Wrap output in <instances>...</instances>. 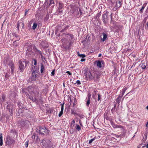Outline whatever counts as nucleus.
<instances>
[{
  "instance_id": "nucleus-1",
  "label": "nucleus",
  "mask_w": 148,
  "mask_h": 148,
  "mask_svg": "<svg viewBox=\"0 0 148 148\" xmlns=\"http://www.w3.org/2000/svg\"><path fill=\"white\" fill-rule=\"evenodd\" d=\"M27 90L32 95V93L36 97L38 94V89L36 87L33 88L32 86H29L27 88Z\"/></svg>"
},
{
  "instance_id": "nucleus-2",
  "label": "nucleus",
  "mask_w": 148,
  "mask_h": 148,
  "mask_svg": "<svg viewBox=\"0 0 148 148\" xmlns=\"http://www.w3.org/2000/svg\"><path fill=\"white\" fill-rule=\"evenodd\" d=\"M28 62H29L27 61H19V63L20 70L21 71H23Z\"/></svg>"
},
{
  "instance_id": "nucleus-3",
  "label": "nucleus",
  "mask_w": 148,
  "mask_h": 148,
  "mask_svg": "<svg viewBox=\"0 0 148 148\" xmlns=\"http://www.w3.org/2000/svg\"><path fill=\"white\" fill-rule=\"evenodd\" d=\"M32 48L34 49L37 55L40 54V55L42 54L41 52L37 49L35 45H33L29 46L27 50L29 51H31L32 50Z\"/></svg>"
},
{
  "instance_id": "nucleus-4",
  "label": "nucleus",
  "mask_w": 148,
  "mask_h": 148,
  "mask_svg": "<svg viewBox=\"0 0 148 148\" xmlns=\"http://www.w3.org/2000/svg\"><path fill=\"white\" fill-rule=\"evenodd\" d=\"M112 126L114 128L120 129L121 131L123 133H125L126 132V130L124 127L120 125L113 124H112Z\"/></svg>"
},
{
  "instance_id": "nucleus-5",
  "label": "nucleus",
  "mask_w": 148,
  "mask_h": 148,
  "mask_svg": "<svg viewBox=\"0 0 148 148\" xmlns=\"http://www.w3.org/2000/svg\"><path fill=\"white\" fill-rule=\"evenodd\" d=\"M39 131L41 134H47L49 133L48 130L45 127H40Z\"/></svg>"
},
{
  "instance_id": "nucleus-6",
  "label": "nucleus",
  "mask_w": 148,
  "mask_h": 148,
  "mask_svg": "<svg viewBox=\"0 0 148 148\" xmlns=\"http://www.w3.org/2000/svg\"><path fill=\"white\" fill-rule=\"evenodd\" d=\"M108 12L106 11L104 13L102 16L103 20L105 23H106L108 21Z\"/></svg>"
},
{
  "instance_id": "nucleus-7",
  "label": "nucleus",
  "mask_w": 148,
  "mask_h": 148,
  "mask_svg": "<svg viewBox=\"0 0 148 148\" xmlns=\"http://www.w3.org/2000/svg\"><path fill=\"white\" fill-rule=\"evenodd\" d=\"M15 142L14 140L10 137H9L7 138V139L6 143L8 145H11L12 144L14 143Z\"/></svg>"
},
{
  "instance_id": "nucleus-8",
  "label": "nucleus",
  "mask_w": 148,
  "mask_h": 148,
  "mask_svg": "<svg viewBox=\"0 0 148 148\" xmlns=\"http://www.w3.org/2000/svg\"><path fill=\"white\" fill-rule=\"evenodd\" d=\"M61 41L64 45V46H69V40L66 38H63L61 40Z\"/></svg>"
},
{
  "instance_id": "nucleus-9",
  "label": "nucleus",
  "mask_w": 148,
  "mask_h": 148,
  "mask_svg": "<svg viewBox=\"0 0 148 148\" xmlns=\"http://www.w3.org/2000/svg\"><path fill=\"white\" fill-rule=\"evenodd\" d=\"M63 7V4L61 3H59V7L58 11L59 13H61L62 12V8Z\"/></svg>"
},
{
  "instance_id": "nucleus-10",
  "label": "nucleus",
  "mask_w": 148,
  "mask_h": 148,
  "mask_svg": "<svg viewBox=\"0 0 148 148\" xmlns=\"http://www.w3.org/2000/svg\"><path fill=\"white\" fill-rule=\"evenodd\" d=\"M103 61H97L95 62L98 67L101 68L102 66V64L103 63Z\"/></svg>"
},
{
  "instance_id": "nucleus-11",
  "label": "nucleus",
  "mask_w": 148,
  "mask_h": 148,
  "mask_svg": "<svg viewBox=\"0 0 148 148\" xmlns=\"http://www.w3.org/2000/svg\"><path fill=\"white\" fill-rule=\"evenodd\" d=\"M9 67L11 69V72L13 73L14 69V66L13 63L12 62H10L9 65Z\"/></svg>"
},
{
  "instance_id": "nucleus-12",
  "label": "nucleus",
  "mask_w": 148,
  "mask_h": 148,
  "mask_svg": "<svg viewBox=\"0 0 148 148\" xmlns=\"http://www.w3.org/2000/svg\"><path fill=\"white\" fill-rule=\"evenodd\" d=\"M24 23L23 22H21L18 23L17 27L18 30L19 28H21V29H23L24 28Z\"/></svg>"
},
{
  "instance_id": "nucleus-13",
  "label": "nucleus",
  "mask_w": 148,
  "mask_h": 148,
  "mask_svg": "<svg viewBox=\"0 0 148 148\" xmlns=\"http://www.w3.org/2000/svg\"><path fill=\"white\" fill-rule=\"evenodd\" d=\"M122 5L121 0H117L116 2V8H120Z\"/></svg>"
},
{
  "instance_id": "nucleus-14",
  "label": "nucleus",
  "mask_w": 148,
  "mask_h": 148,
  "mask_svg": "<svg viewBox=\"0 0 148 148\" xmlns=\"http://www.w3.org/2000/svg\"><path fill=\"white\" fill-rule=\"evenodd\" d=\"M94 75H96V77L94 78V80L95 82L98 81L99 79L100 78V74H94Z\"/></svg>"
},
{
  "instance_id": "nucleus-15",
  "label": "nucleus",
  "mask_w": 148,
  "mask_h": 148,
  "mask_svg": "<svg viewBox=\"0 0 148 148\" xmlns=\"http://www.w3.org/2000/svg\"><path fill=\"white\" fill-rule=\"evenodd\" d=\"M103 37L102 38L101 37V40L103 42L106 39L107 37V35L105 33H103Z\"/></svg>"
},
{
  "instance_id": "nucleus-16",
  "label": "nucleus",
  "mask_w": 148,
  "mask_h": 148,
  "mask_svg": "<svg viewBox=\"0 0 148 148\" xmlns=\"http://www.w3.org/2000/svg\"><path fill=\"white\" fill-rule=\"evenodd\" d=\"M14 39L15 40H16L17 41H18L20 39V37L18 36L15 34L14 35Z\"/></svg>"
},
{
  "instance_id": "nucleus-17",
  "label": "nucleus",
  "mask_w": 148,
  "mask_h": 148,
  "mask_svg": "<svg viewBox=\"0 0 148 148\" xmlns=\"http://www.w3.org/2000/svg\"><path fill=\"white\" fill-rule=\"evenodd\" d=\"M41 145L43 146H46L48 144L46 140H45L44 139L42 140V142H41Z\"/></svg>"
},
{
  "instance_id": "nucleus-18",
  "label": "nucleus",
  "mask_w": 148,
  "mask_h": 148,
  "mask_svg": "<svg viewBox=\"0 0 148 148\" xmlns=\"http://www.w3.org/2000/svg\"><path fill=\"white\" fill-rule=\"evenodd\" d=\"M2 138V134L1 133L0 137V146H2L3 144Z\"/></svg>"
},
{
  "instance_id": "nucleus-19",
  "label": "nucleus",
  "mask_w": 148,
  "mask_h": 148,
  "mask_svg": "<svg viewBox=\"0 0 148 148\" xmlns=\"http://www.w3.org/2000/svg\"><path fill=\"white\" fill-rule=\"evenodd\" d=\"M19 42L16 40H15L13 42V45L14 47H17L18 45Z\"/></svg>"
},
{
  "instance_id": "nucleus-20",
  "label": "nucleus",
  "mask_w": 148,
  "mask_h": 148,
  "mask_svg": "<svg viewBox=\"0 0 148 148\" xmlns=\"http://www.w3.org/2000/svg\"><path fill=\"white\" fill-rule=\"evenodd\" d=\"M87 101L86 103V105L87 106H88L89 105L90 101V97H88L87 99Z\"/></svg>"
},
{
  "instance_id": "nucleus-21",
  "label": "nucleus",
  "mask_w": 148,
  "mask_h": 148,
  "mask_svg": "<svg viewBox=\"0 0 148 148\" xmlns=\"http://www.w3.org/2000/svg\"><path fill=\"white\" fill-rule=\"evenodd\" d=\"M122 97L121 96H119L116 99V101L118 103H119L120 102V101L121 100V98Z\"/></svg>"
},
{
  "instance_id": "nucleus-22",
  "label": "nucleus",
  "mask_w": 148,
  "mask_h": 148,
  "mask_svg": "<svg viewBox=\"0 0 148 148\" xmlns=\"http://www.w3.org/2000/svg\"><path fill=\"white\" fill-rule=\"evenodd\" d=\"M127 88L126 87L124 88L122 90L121 97H122L123 95L125 92L126 90H127Z\"/></svg>"
},
{
  "instance_id": "nucleus-23",
  "label": "nucleus",
  "mask_w": 148,
  "mask_h": 148,
  "mask_svg": "<svg viewBox=\"0 0 148 148\" xmlns=\"http://www.w3.org/2000/svg\"><path fill=\"white\" fill-rule=\"evenodd\" d=\"M147 3L146 4H144L142 6V8H141V9L140 10V13H142L143 12V10L144 9L145 7L146 6Z\"/></svg>"
},
{
  "instance_id": "nucleus-24",
  "label": "nucleus",
  "mask_w": 148,
  "mask_h": 148,
  "mask_svg": "<svg viewBox=\"0 0 148 148\" xmlns=\"http://www.w3.org/2000/svg\"><path fill=\"white\" fill-rule=\"evenodd\" d=\"M44 70V66L42 64H41L40 71L41 73H43Z\"/></svg>"
},
{
  "instance_id": "nucleus-25",
  "label": "nucleus",
  "mask_w": 148,
  "mask_h": 148,
  "mask_svg": "<svg viewBox=\"0 0 148 148\" xmlns=\"http://www.w3.org/2000/svg\"><path fill=\"white\" fill-rule=\"evenodd\" d=\"M89 77L91 79H94V78H95V77H93V76L92 73H90V74L89 75Z\"/></svg>"
},
{
  "instance_id": "nucleus-26",
  "label": "nucleus",
  "mask_w": 148,
  "mask_h": 148,
  "mask_svg": "<svg viewBox=\"0 0 148 148\" xmlns=\"http://www.w3.org/2000/svg\"><path fill=\"white\" fill-rule=\"evenodd\" d=\"M7 109H8L9 111L10 112V113H11V114H12V111L11 109H10V106L9 105L7 106Z\"/></svg>"
},
{
  "instance_id": "nucleus-27",
  "label": "nucleus",
  "mask_w": 148,
  "mask_h": 148,
  "mask_svg": "<svg viewBox=\"0 0 148 148\" xmlns=\"http://www.w3.org/2000/svg\"><path fill=\"white\" fill-rule=\"evenodd\" d=\"M37 24L36 23H34L33 24V26H32V29L34 30L36 28L37 26Z\"/></svg>"
},
{
  "instance_id": "nucleus-28",
  "label": "nucleus",
  "mask_w": 148,
  "mask_h": 148,
  "mask_svg": "<svg viewBox=\"0 0 148 148\" xmlns=\"http://www.w3.org/2000/svg\"><path fill=\"white\" fill-rule=\"evenodd\" d=\"M78 55L79 56L82 57V58H84L85 57V55L84 54H79V53H78Z\"/></svg>"
},
{
  "instance_id": "nucleus-29",
  "label": "nucleus",
  "mask_w": 148,
  "mask_h": 148,
  "mask_svg": "<svg viewBox=\"0 0 148 148\" xmlns=\"http://www.w3.org/2000/svg\"><path fill=\"white\" fill-rule=\"evenodd\" d=\"M74 102L73 103V107H75L76 106V104H77V100H76V99H74Z\"/></svg>"
},
{
  "instance_id": "nucleus-30",
  "label": "nucleus",
  "mask_w": 148,
  "mask_h": 148,
  "mask_svg": "<svg viewBox=\"0 0 148 148\" xmlns=\"http://www.w3.org/2000/svg\"><path fill=\"white\" fill-rule=\"evenodd\" d=\"M95 138H93L89 140V144H90L92 143L93 141L95 140Z\"/></svg>"
},
{
  "instance_id": "nucleus-31",
  "label": "nucleus",
  "mask_w": 148,
  "mask_h": 148,
  "mask_svg": "<svg viewBox=\"0 0 148 148\" xmlns=\"http://www.w3.org/2000/svg\"><path fill=\"white\" fill-rule=\"evenodd\" d=\"M50 3L49 5H51L52 4H54V2L53 0H49Z\"/></svg>"
},
{
  "instance_id": "nucleus-32",
  "label": "nucleus",
  "mask_w": 148,
  "mask_h": 148,
  "mask_svg": "<svg viewBox=\"0 0 148 148\" xmlns=\"http://www.w3.org/2000/svg\"><path fill=\"white\" fill-rule=\"evenodd\" d=\"M80 127L79 126L77 125H76V129L79 131V130H80Z\"/></svg>"
},
{
  "instance_id": "nucleus-33",
  "label": "nucleus",
  "mask_w": 148,
  "mask_h": 148,
  "mask_svg": "<svg viewBox=\"0 0 148 148\" xmlns=\"http://www.w3.org/2000/svg\"><path fill=\"white\" fill-rule=\"evenodd\" d=\"M64 110V104H62L61 107V112H63Z\"/></svg>"
},
{
  "instance_id": "nucleus-34",
  "label": "nucleus",
  "mask_w": 148,
  "mask_h": 148,
  "mask_svg": "<svg viewBox=\"0 0 148 148\" xmlns=\"http://www.w3.org/2000/svg\"><path fill=\"white\" fill-rule=\"evenodd\" d=\"M29 142V141H27L25 143V146L26 147H28V143Z\"/></svg>"
},
{
  "instance_id": "nucleus-35",
  "label": "nucleus",
  "mask_w": 148,
  "mask_h": 148,
  "mask_svg": "<svg viewBox=\"0 0 148 148\" xmlns=\"http://www.w3.org/2000/svg\"><path fill=\"white\" fill-rule=\"evenodd\" d=\"M2 99H3V101H5V97L4 95H3L2 97Z\"/></svg>"
},
{
  "instance_id": "nucleus-36",
  "label": "nucleus",
  "mask_w": 148,
  "mask_h": 148,
  "mask_svg": "<svg viewBox=\"0 0 148 148\" xmlns=\"http://www.w3.org/2000/svg\"><path fill=\"white\" fill-rule=\"evenodd\" d=\"M34 65H36L37 63V62L36 60V59H34Z\"/></svg>"
},
{
  "instance_id": "nucleus-37",
  "label": "nucleus",
  "mask_w": 148,
  "mask_h": 148,
  "mask_svg": "<svg viewBox=\"0 0 148 148\" xmlns=\"http://www.w3.org/2000/svg\"><path fill=\"white\" fill-rule=\"evenodd\" d=\"M142 68L143 69H145L146 68V66L144 65H142L141 66Z\"/></svg>"
},
{
  "instance_id": "nucleus-38",
  "label": "nucleus",
  "mask_w": 148,
  "mask_h": 148,
  "mask_svg": "<svg viewBox=\"0 0 148 148\" xmlns=\"http://www.w3.org/2000/svg\"><path fill=\"white\" fill-rule=\"evenodd\" d=\"M51 75L53 76L55 74V70H53L51 73Z\"/></svg>"
},
{
  "instance_id": "nucleus-39",
  "label": "nucleus",
  "mask_w": 148,
  "mask_h": 148,
  "mask_svg": "<svg viewBox=\"0 0 148 148\" xmlns=\"http://www.w3.org/2000/svg\"><path fill=\"white\" fill-rule=\"evenodd\" d=\"M100 95L99 94H98V99H97V100L98 101H99L100 99Z\"/></svg>"
},
{
  "instance_id": "nucleus-40",
  "label": "nucleus",
  "mask_w": 148,
  "mask_h": 148,
  "mask_svg": "<svg viewBox=\"0 0 148 148\" xmlns=\"http://www.w3.org/2000/svg\"><path fill=\"white\" fill-rule=\"evenodd\" d=\"M62 114H63V112H61V111H60V113H59V115H58V116H59V117L61 116V115Z\"/></svg>"
},
{
  "instance_id": "nucleus-41",
  "label": "nucleus",
  "mask_w": 148,
  "mask_h": 148,
  "mask_svg": "<svg viewBox=\"0 0 148 148\" xmlns=\"http://www.w3.org/2000/svg\"><path fill=\"white\" fill-rule=\"evenodd\" d=\"M66 73H68L69 75H72V73L69 71H67L66 72Z\"/></svg>"
},
{
  "instance_id": "nucleus-42",
  "label": "nucleus",
  "mask_w": 148,
  "mask_h": 148,
  "mask_svg": "<svg viewBox=\"0 0 148 148\" xmlns=\"http://www.w3.org/2000/svg\"><path fill=\"white\" fill-rule=\"evenodd\" d=\"M76 83L78 84H81V83L80 81L79 80H77Z\"/></svg>"
},
{
  "instance_id": "nucleus-43",
  "label": "nucleus",
  "mask_w": 148,
  "mask_h": 148,
  "mask_svg": "<svg viewBox=\"0 0 148 148\" xmlns=\"http://www.w3.org/2000/svg\"><path fill=\"white\" fill-rule=\"evenodd\" d=\"M71 124H73V125L75 124V121L74 120H73L72 122L71 123Z\"/></svg>"
},
{
  "instance_id": "nucleus-44",
  "label": "nucleus",
  "mask_w": 148,
  "mask_h": 148,
  "mask_svg": "<svg viewBox=\"0 0 148 148\" xmlns=\"http://www.w3.org/2000/svg\"><path fill=\"white\" fill-rule=\"evenodd\" d=\"M87 71V70L86 69H85L83 71V72H84V73H86Z\"/></svg>"
},
{
  "instance_id": "nucleus-45",
  "label": "nucleus",
  "mask_w": 148,
  "mask_h": 148,
  "mask_svg": "<svg viewBox=\"0 0 148 148\" xmlns=\"http://www.w3.org/2000/svg\"><path fill=\"white\" fill-rule=\"evenodd\" d=\"M27 95L29 96V99H31V100H32L33 99V97H29V94H28V93H27Z\"/></svg>"
},
{
  "instance_id": "nucleus-46",
  "label": "nucleus",
  "mask_w": 148,
  "mask_h": 148,
  "mask_svg": "<svg viewBox=\"0 0 148 148\" xmlns=\"http://www.w3.org/2000/svg\"><path fill=\"white\" fill-rule=\"evenodd\" d=\"M85 60V59H82L81 60V62H84V61Z\"/></svg>"
},
{
  "instance_id": "nucleus-47",
  "label": "nucleus",
  "mask_w": 148,
  "mask_h": 148,
  "mask_svg": "<svg viewBox=\"0 0 148 148\" xmlns=\"http://www.w3.org/2000/svg\"><path fill=\"white\" fill-rule=\"evenodd\" d=\"M40 56H41V58L42 59L43 58H45L42 55V54L40 55Z\"/></svg>"
},
{
  "instance_id": "nucleus-48",
  "label": "nucleus",
  "mask_w": 148,
  "mask_h": 148,
  "mask_svg": "<svg viewBox=\"0 0 148 148\" xmlns=\"http://www.w3.org/2000/svg\"><path fill=\"white\" fill-rule=\"evenodd\" d=\"M143 147H146V148H148V143L147 145L146 146H143Z\"/></svg>"
},
{
  "instance_id": "nucleus-49",
  "label": "nucleus",
  "mask_w": 148,
  "mask_h": 148,
  "mask_svg": "<svg viewBox=\"0 0 148 148\" xmlns=\"http://www.w3.org/2000/svg\"><path fill=\"white\" fill-rule=\"evenodd\" d=\"M101 56V54H99V56H98V57H100Z\"/></svg>"
},
{
  "instance_id": "nucleus-50",
  "label": "nucleus",
  "mask_w": 148,
  "mask_h": 148,
  "mask_svg": "<svg viewBox=\"0 0 148 148\" xmlns=\"http://www.w3.org/2000/svg\"><path fill=\"white\" fill-rule=\"evenodd\" d=\"M146 127H148V121L147 122V123L146 124Z\"/></svg>"
},
{
  "instance_id": "nucleus-51",
  "label": "nucleus",
  "mask_w": 148,
  "mask_h": 148,
  "mask_svg": "<svg viewBox=\"0 0 148 148\" xmlns=\"http://www.w3.org/2000/svg\"><path fill=\"white\" fill-rule=\"evenodd\" d=\"M94 74H96V73H92L93 76V77H96V75H94Z\"/></svg>"
},
{
  "instance_id": "nucleus-52",
  "label": "nucleus",
  "mask_w": 148,
  "mask_h": 148,
  "mask_svg": "<svg viewBox=\"0 0 148 148\" xmlns=\"http://www.w3.org/2000/svg\"><path fill=\"white\" fill-rule=\"evenodd\" d=\"M18 106L20 108H22V107L21 106H19V104H18Z\"/></svg>"
},
{
  "instance_id": "nucleus-53",
  "label": "nucleus",
  "mask_w": 148,
  "mask_h": 148,
  "mask_svg": "<svg viewBox=\"0 0 148 148\" xmlns=\"http://www.w3.org/2000/svg\"><path fill=\"white\" fill-rule=\"evenodd\" d=\"M27 12V10H26V12H25V16L26 15Z\"/></svg>"
},
{
  "instance_id": "nucleus-54",
  "label": "nucleus",
  "mask_w": 148,
  "mask_h": 148,
  "mask_svg": "<svg viewBox=\"0 0 148 148\" xmlns=\"http://www.w3.org/2000/svg\"><path fill=\"white\" fill-rule=\"evenodd\" d=\"M112 14H113L112 13H111V14L110 17H111V18H112Z\"/></svg>"
},
{
  "instance_id": "nucleus-55",
  "label": "nucleus",
  "mask_w": 148,
  "mask_h": 148,
  "mask_svg": "<svg viewBox=\"0 0 148 148\" xmlns=\"http://www.w3.org/2000/svg\"><path fill=\"white\" fill-rule=\"evenodd\" d=\"M34 74H35V73H34V72H33L32 73V75H33V76H34Z\"/></svg>"
},
{
  "instance_id": "nucleus-56",
  "label": "nucleus",
  "mask_w": 148,
  "mask_h": 148,
  "mask_svg": "<svg viewBox=\"0 0 148 148\" xmlns=\"http://www.w3.org/2000/svg\"><path fill=\"white\" fill-rule=\"evenodd\" d=\"M32 138H35V136H33L32 137Z\"/></svg>"
},
{
  "instance_id": "nucleus-57",
  "label": "nucleus",
  "mask_w": 148,
  "mask_h": 148,
  "mask_svg": "<svg viewBox=\"0 0 148 148\" xmlns=\"http://www.w3.org/2000/svg\"><path fill=\"white\" fill-rule=\"evenodd\" d=\"M101 12H99V13L98 14V15H101Z\"/></svg>"
},
{
  "instance_id": "nucleus-58",
  "label": "nucleus",
  "mask_w": 148,
  "mask_h": 148,
  "mask_svg": "<svg viewBox=\"0 0 148 148\" xmlns=\"http://www.w3.org/2000/svg\"><path fill=\"white\" fill-rule=\"evenodd\" d=\"M146 108L148 110V106L146 107Z\"/></svg>"
},
{
  "instance_id": "nucleus-59",
  "label": "nucleus",
  "mask_w": 148,
  "mask_h": 148,
  "mask_svg": "<svg viewBox=\"0 0 148 148\" xmlns=\"http://www.w3.org/2000/svg\"><path fill=\"white\" fill-rule=\"evenodd\" d=\"M147 25H148V22L147 23Z\"/></svg>"
},
{
  "instance_id": "nucleus-60",
  "label": "nucleus",
  "mask_w": 148,
  "mask_h": 148,
  "mask_svg": "<svg viewBox=\"0 0 148 148\" xmlns=\"http://www.w3.org/2000/svg\"><path fill=\"white\" fill-rule=\"evenodd\" d=\"M67 28H68V27H65V29H66V28L67 29Z\"/></svg>"
},
{
  "instance_id": "nucleus-61",
  "label": "nucleus",
  "mask_w": 148,
  "mask_h": 148,
  "mask_svg": "<svg viewBox=\"0 0 148 148\" xmlns=\"http://www.w3.org/2000/svg\"><path fill=\"white\" fill-rule=\"evenodd\" d=\"M36 75H35V77H36Z\"/></svg>"
}]
</instances>
